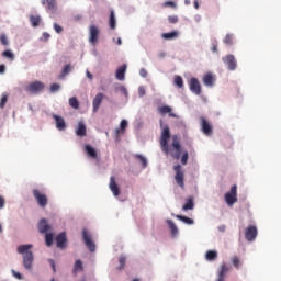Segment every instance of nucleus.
I'll return each instance as SVG.
<instances>
[{
	"label": "nucleus",
	"instance_id": "nucleus-36",
	"mask_svg": "<svg viewBox=\"0 0 281 281\" xmlns=\"http://www.w3.org/2000/svg\"><path fill=\"white\" fill-rule=\"evenodd\" d=\"M45 240H46V246L52 247V245H54V234L46 233Z\"/></svg>",
	"mask_w": 281,
	"mask_h": 281
},
{
	"label": "nucleus",
	"instance_id": "nucleus-25",
	"mask_svg": "<svg viewBox=\"0 0 281 281\" xmlns=\"http://www.w3.org/2000/svg\"><path fill=\"white\" fill-rule=\"evenodd\" d=\"M203 83L206 87H213L214 86V76H212V74H206L203 77Z\"/></svg>",
	"mask_w": 281,
	"mask_h": 281
},
{
	"label": "nucleus",
	"instance_id": "nucleus-1",
	"mask_svg": "<svg viewBox=\"0 0 281 281\" xmlns=\"http://www.w3.org/2000/svg\"><path fill=\"white\" fill-rule=\"evenodd\" d=\"M168 142H170V126L164 125L162 132L160 134V148L165 155H171L173 159H181V142L179 140V136H172V149L168 146Z\"/></svg>",
	"mask_w": 281,
	"mask_h": 281
},
{
	"label": "nucleus",
	"instance_id": "nucleus-11",
	"mask_svg": "<svg viewBox=\"0 0 281 281\" xmlns=\"http://www.w3.org/2000/svg\"><path fill=\"white\" fill-rule=\"evenodd\" d=\"M89 32H90L89 41H90L91 45H97L98 36H100V29H98V26H95V25H90Z\"/></svg>",
	"mask_w": 281,
	"mask_h": 281
},
{
	"label": "nucleus",
	"instance_id": "nucleus-10",
	"mask_svg": "<svg viewBox=\"0 0 281 281\" xmlns=\"http://www.w3.org/2000/svg\"><path fill=\"white\" fill-rule=\"evenodd\" d=\"M189 88L195 95H201V82H199V79L192 77L189 81Z\"/></svg>",
	"mask_w": 281,
	"mask_h": 281
},
{
	"label": "nucleus",
	"instance_id": "nucleus-31",
	"mask_svg": "<svg viewBox=\"0 0 281 281\" xmlns=\"http://www.w3.org/2000/svg\"><path fill=\"white\" fill-rule=\"evenodd\" d=\"M176 218H178L179 221H182V223H186L187 225H194V220L190 217L177 215Z\"/></svg>",
	"mask_w": 281,
	"mask_h": 281
},
{
	"label": "nucleus",
	"instance_id": "nucleus-49",
	"mask_svg": "<svg viewBox=\"0 0 281 281\" xmlns=\"http://www.w3.org/2000/svg\"><path fill=\"white\" fill-rule=\"evenodd\" d=\"M71 72V65H66L63 69V76H67V74Z\"/></svg>",
	"mask_w": 281,
	"mask_h": 281
},
{
	"label": "nucleus",
	"instance_id": "nucleus-20",
	"mask_svg": "<svg viewBox=\"0 0 281 281\" xmlns=\"http://www.w3.org/2000/svg\"><path fill=\"white\" fill-rule=\"evenodd\" d=\"M83 150L90 159H95L98 157V151L91 145H85Z\"/></svg>",
	"mask_w": 281,
	"mask_h": 281
},
{
	"label": "nucleus",
	"instance_id": "nucleus-26",
	"mask_svg": "<svg viewBox=\"0 0 281 281\" xmlns=\"http://www.w3.org/2000/svg\"><path fill=\"white\" fill-rule=\"evenodd\" d=\"M167 223L169 225L171 236L175 238V236H177L179 234V228H177V225L175 224V222H172V220H168Z\"/></svg>",
	"mask_w": 281,
	"mask_h": 281
},
{
	"label": "nucleus",
	"instance_id": "nucleus-32",
	"mask_svg": "<svg viewBox=\"0 0 281 281\" xmlns=\"http://www.w3.org/2000/svg\"><path fill=\"white\" fill-rule=\"evenodd\" d=\"M206 260H216V258H218V252H216L215 250H209L205 255Z\"/></svg>",
	"mask_w": 281,
	"mask_h": 281
},
{
	"label": "nucleus",
	"instance_id": "nucleus-9",
	"mask_svg": "<svg viewBox=\"0 0 281 281\" xmlns=\"http://www.w3.org/2000/svg\"><path fill=\"white\" fill-rule=\"evenodd\" d=\"M258 236V228L256 226H248L245 229V238L248 243H254Z\"/></svg>",
	"mask_w": 281,
	"mask_h": 281
},
{
	"label": "nucleus",
	"instance_id": "nucleus-4",
	"mask_svg": "<svg viewBox=\"0 0 281 281\" xmlns=\"http://www.w3.org/2000/svg\"><path fill=\"white\" fill-rule=\"evenodd\" d=\"M238 187L234 184L229 192L225 193L224 199L227 205H234L238 201Z\"/></svg>",
	"mask_w": 281,
	"mask_h": 281
},
{
	"label": "nucleus",
	"instance_id": "nucleus-47",
	"mask_svg": "<svg viewBox=\"0 0 281 281\" xmlns=\"http://www.w3.org/2000/svg\"><path fill=\"white\" fill-rule=\"evenodd\" d=\"M188 157H189L188 151H184V153L182 154V157H181V164H182V166H186V164H188Z\"/></svg>",
	"mask_w": 281,
	"mask_h": 281
},
{
	"label": "nucleus",
	"instance_id": "nucleus-37",
	"mask_svg": "<svg viewBox=\"0 0 281 281\" xmlns=\"http://www.w3.org/2000/svg\"><path fill=\"white\" fill-rule=\"evenodd\" d=\"M224 43H225V45H234V35L227 34L224 37Z\"/></svg>",
	"mask_w": 281,
	"mask_h": 281
},
{
	"label": "nucleus",
	"instance_id": "nucleus-57",
	"mask_svg": "<svg viewBox=\"0 0 281 281\" xmlns=\"http://www.w3.org/2000/svg\"><path fill=\"white\" fill-rule=\"evenodd\" d=\"M87 78H89V80H93V75L91 72H89V70H87Z\"/></svg>",
	"mask_w": 281,
	"mask_h": 281
},
{
	"label": "nucleus",
	"instance_id": "nucleus-7",
	"mask_svg": "<svg viewBox=\"0 0 281 281\" xmlns=\"http://www.w3.org/2000/svg\"><path fill=\"white\" fill-rule=\"evenodd\" d=\"M82 238L87 249L91 252L95 251V243H93V237L87 232V229L82 231Z\"/></svg>",
	"mask_w": 281,
	"mask_h": 281
},
{
	"label": "nucleus",
	"instance_id": "nucleus-51",
	"mask_svg": "<svg viewBox=\"0 0 281 281\" xmlns=\"http://www.w3.org/2000/svg\"><path fill=\"white\" fill-rule=\"evenodd\" d=\"M138 94L140 98H144V95H146V89L144 87H139Z\"/></svg>",
	"mask_w": 281,
	"mask_h": 281
},
{
	"label": "nucleus",
	"instance_id": "nucleus-6",
	"mask_svg": "<svg viewBox=\"0 0 281 281\" xmlns=\"http://www.w3.org/2000/svg\"><path fill=\"white\" fill-rule=\"evenodd\" d=\"M173 170L176 172V176H175L176 183H178V186L180 188H186V183L183 182L184 181V173H183V169L181 168V165L175 166Z\"/></svg>",
	"mask_w": 281,
	"mask_h": 281
},
{
	"label": "nucleus",
	"instance_id": "nucleus-52",
	"mask_svg": "<svg viewBox=\"0 0 281 281\" xmlns=\"http://www.w3.org/2000/svg\"><path fill=\"white\" fill-rule=\"evenodd\" d=\"M5 207V198L3 195H0V210H3Z\"/></svg>",
	"mask_w": 281,
	"mask_h": 281
},
{
	"label": "nucleus",
	"instance_id": "nucleus-60",
	"mask_svg": "<svg viewBox=\"0 0 281 281\" xmlns=\"http://www.w3.org/2000/svg\"><path fill=\"white\" fill-rule=\"evenodd\" d=\"M116 43H117V45H122V38L119 37Z\"/></svg>",
	"mask_w": 281,
	"mask_h": 281
},
{
	"label": "nucleus",
	"instance_id": "nucleus-39",
	"mask_svg": "<svg viewBox=\"0 0 281 281\" xmlns=\"http://www.w3.org/2000/svg\"><path fill=\"white\" fill-rule=\"evenodd\" d=\"M2 56L4 58H9V60H14V53L11 50H4L2 52Z\"/></svg>",
	"mask_w": 281,
	"mask_h": 281
},
{
	"label": "nucleus",
	"instance_id": "nucleus-55",
	"mask_svg": "<svg viewBox=\"0 0 281 281\" xmlns=\"http://www.w3.org/2000/svg\"><path fill=\"white\" fill-rule=\"evenodd\" d=\"M211 52H213V53L218 52V45L213 44L212 47H211Z\"/></svg>",
	"mask_w": 281,
	"mask_h": 281
},
{
	"label": "nucleus",
	"instance_id": "nucleus-56",
	"mask_svg": "<svg viewBox=\"0 0 281 281\" xmlns=\"http://www.w3.org/2000/svg\"><path fill=\"white\" fill-rule=\"evenodd\" d=\"M0 74H5V65H0Z\"/></svg>",
	"mask_w": 281,
	"mask_h": 281
},
{
	"label": "nucleus",
	"instance_id": "nucleus-29",
	"mask_svg": "<svg viewBox=\"0 0 281 281\" xmlns=\"http://www.w3.org/2000/svg\"><path fill=\"white\" fill-rule=\"evenodd\" d=\"M134 158H136L137 161H139L142 164L143 168L148 167V160L143 155L136 154V155H134Z\"/></svg>",
	"mask_w": 281,
	"mask_h": 281
},
{
	"label": "nucleus",
	"instance_id": "nucleus-63",
	"mask_svg": "<svg viewBox=\"0 0 281 281\" xmlns=\"http://www.w3.org/2000/svg\"><path fill=\"white\" fill-rule=\"evenodd\" d=\"M132 281H139V279H134V280H132Z\"/></svg>",
	"mask_w": 281,
	"mask_h": 281
},
{
	"label": "nucleus",
	"instance_id": "nucleus-42",
	"mask_svg": "<svg viewBox=\"0 0 281 281\" xmlns=\"http://www.w3.org/2000/svg\"><path fill=\"white\" fill-rule=\"evenodd\" d=\"M232 262L236 269H240V259L238 257H233Z\"/></svg>",
	"mask_w": 281,
	"mask_h": 281
},
{
	"label": "nucleus",
	"instance_id": "nucleus-54",
	"mask_svg": "<svg viewBox=\"0 0 281 281\" xmlns=\"http://www.w3.org/2000/svg\"><path fill=\"white\" fill-rule=\"evenodd\" d=\"M165 7H166V8H168V7L175 8L176 4H175V2H172V1H167V2H165Z\"/></svg>",
	"mask_w": 281,
	"mask_h": 281
},
{
	"label": "nucleus",
	"instance_id": "nucleus-23",
	"mask_svg": "<svg viewBox=\"0 0 281 281\" xmlns=\"http://www.w3.org/2000/svg\"><path fill=\"white\" fill-rule=\"evenodd\" d=\"M127 126H128V122L126 120H122L120 124V128L115 130V136L120 137V135H124Z\"/></svg>",
	"mask_w": 281,
	"mask_h": 281
},
{
	"label": "nucleus",
	"instance_id": "nucleus-44",
	"mask_svg": "<svg viewBox=\"0 0 281 281\" xmlns=\"http://www.w3.org/2000/svg\"><path fill=\"white\" fill-rule=\"evenodd\" d=\"M119 262H120V271H122V269H124V266L126 265V257H120L119 259Z\"/></svg>",
	"mask_w": 281,
	"mask_h": 281
},
{
	"label": "nucleus",
	"instance_id": "nucleus-61",
	"mask_svg": "<svg viewBox=\"0 0 281 281\" xmlns=\"http://www.w3.org/2000/svg\"><path fill=\"white\" fill-rule=\"evenodd\" d=\"M194 8L196 9V10H199V2H194Z\"/></svg>",
	"mask_w": 281,
	"mask_h": 281
},
{
	"label": "nucleus",
	"instance_id": "nucleus-22",
	"mask_svg": "<svg viewBox=\"0 0 281 281\" xmlns=\"http://www.w3.org/2000/svg\"><path fill=\"white\" fill-rule=\"evenodd\" d=\"M77 137H87V125L82 122L78 123V128L76 130Z\"/></svg>",
	"mask_w": 281,
	"mask_h": 281
},
{
	"label": "nucleus",
	"instance_id": "nucleus-17",
	"mask_svg": "<svg viewBox=\"0 0 281 281\" xmlns=\"http://www.w3.org/2000/svg\"><path fill=\"white\" fill-rule=\"evenodd\" d=\"M228 272H229V266H227V263H223L221 266V269H220L218 277H217L216 281H225V278H226Z\"/></svg>",
	"mask_w": 281,
	"mask_h": 281
},
{
	"label": "nucleus",
	"instance_id": "nucleus-27",
	"mask_svg": "<svg viewBox=\"0 0 281 281\" xmlns=\"http://www.w3.org/2000/svg\"><path fill=\"white\" fill-rule=\"evenodd\" d=\"M183 212H188V210H194V199L189 198L186 204L182 206Z\"/></svg>",
	"mask_w": 281,
	"mask_h": 281
},
{
	"label": "nucleus",
	"instance_id": "nucleus-18",
	"mask_svg": "<svg viewBox=\"0 0 281 281\" xmlns=\"http://www.w3.org/2000/svg\"><path fill=\"white\" fill-rule=\"evenodd\" d=\"M158 113H160V115L169 114V117H177V114L172 113V108H170L168 105H162V106L158 108Z\"/></svg>",
	"mask_w": 281,
	"mask_h": 281
},
{
	"label": "nucleus",
	"instance_id": "nucleus-43",
	"mask_svg": "<svg viewBox=\"0 0 281 281\" xmlns=\"http://www.w3.org/2000/svg\"><path fill=\"white\" fill-rule=\"evenodd\" d=\"M49 38H52V35L47 32H44L42 37L40 38V41H44V43H47V41H49Z\"/></svg>",
	"mask_w": 281,
	"mask_h": 281
},
{
	"label": "nucleus",
	"instance_id": "nucleus-14",
	"mask_svg": "<svg viewBox=\"0 0 281 281\" xmlns=\"http://www.w3.org/2000/svg\"><path fill=\"white\" fill-rule=\"evenodd\" d=\"M56 244L59 249H65V247H67V234L60 233L56 237Z\"/></svg>",
	"mask_w": 281,
	"mask_h": 281
},
{
	"label": "nucleus",
	"instance_id": "nucleus-41",
	"mask_svg": "<svg viewBox=\"0 0 281 281\" xmlns=\"http://www.w3.org/2000/svg\"><path fill=\"white\" fill-rule=\"evenodd\" d=\"M7 103H8V94H3L0 101V109H5Z\"/></svg>",
	"mask_w": 281,
	"mask_h": 281
},
{
	"label": "nucleus",
	"instance_id": "nucleus-64",
	"mask_svg": "<svg viewBox=\"0 0 281 281\" xmlns=\"http://www.w3.org/2000/svg\"><path fill=\"white\" fill-rule=\"evenodd\" d=\"M50 281H56V280L52 279Z\"/></svg>",
	"mask_w": 281,
	"mask_h": 281
},
{
	"label": "nucleus",
	"instance_id": "nucleus-5",
	"mask_svg": "<svg viewBox=\"0 0 281 281\" xmlns=\"http://www.w3.org/2000/svg\"><path fill=\"white\" fill-rule=\"evenodd\" d=\"M33 196L41 207H47V203H49V199L47 198V194L41 192L38 189L33 190Z\"/></svg>",
	"mask_w": 281,
	"mask_h": 281
},
{
	"label": "nucleus",
	"instance_id": "nucleus-53",
	"mask_svg": "<svg viewBox=\"0 0 281 281\" xmlns=\"http://www.w3.org/2000/svg\"><path fill=\"white\" fill-rule=\"evenodd\" d=\"M139 76H142V78H146V76H148V71H146L145 68L139 70Z\"/></svg>",
	"mask_w": 281,
	"mask_h": 281
},
{
	"label": "nucleus",
	"instance_id": "nucleus-48",
	"mask_svg": "<svg viewBox=\"0 0 281 281\" xmlns=\"http://www.w3.org/2000/svg\"><path fill=\"white\" fill-rule=\"evenodd\" d=\"M168 21H169V23H172V24L179 23V16H177V15H170V16L168 18Z\"/></svg>",
	"mask_w": 281,
	"mask_h": 281
},
{
	"label": "nucleus",
	"instance_id": "nucleus-46",
	"mask_svg": "<svg viewBox=\"0 0 281 281\" xmlns=\"http://www.w3.org/2000/svg\"><path fill=\"white\" fill-rule=\"evenodd\" d=\"M60 90V85H58V83H53L52 86H50V92L52 93H56V91H59Z\"/></svg>",
	"mask_w": 281,
	"mask_h": 281
},
{
	"label": "nucleus",
	"instance_id": "nucleus-35",
	"mask_svg": "<svg viewBox=\"0 0 281 281\" xmlns=\"http://www.w3.org/2000/svg\"><path fill=\"white\" fill-rule=\"evenodd\" d=\"M173 85L178 87V89H183V78L181 76H175Z\"/></svg>",
	"mask_w": 281,
	"mask_h": 281
},
{
	"label": "nucleus",
	"instance_id": "nucleus-21",
	"mask_svg": "<svg viewBox=\"0 0 281 281\" xmlns=\"http://www.w3.org/2000/svg\"><path fill=\"white\" fill-rule=\"evenodd\" d=\"M45 3H47V7H46L47 12H56V10L58 9V5L56 4V0H44L42 4L45 5Z\"/></svg>",
	"mask_w": 281,
	"mask_h": 281
},
{
	"label": "nucleus",
	"instance_id": "nucleus-16",
	"mask_svg": "<svg viewBox=\"0 0 281 281\" xmlns=\"http://www.w3.org/2000/svg\"><path fill=\"white\" fill-rule=\"evenodd\" d=\"M52 229V226L47 223V220L43 218L38 223L40 234H47Z\"/></svg>",
	"mask_w": 281,
	"mask_h": 281
},
{
	"label": "nucleus",
	"instance_id": "nucleus-40",
	"mask_svg": "<svg viewBox=\"0 0 281 281\" xmlns=\"http://www.w3.org/2000/svg\"><path fill=\"white\" fill-rule=\"evenodd\" d=\"M0 43L1 45H4V47H7V45H10V42L8 41V36H5V34L0 35Z\"/></svg>",
	"mask_w": 281,
	"mask_h": 281
},
{
	"label": "nucleus",
	"instance_id": "nucleus-12",
	"mask_svg": "<svg viewBox=\"0 0 281 281\" xmlns=\"http://www.w3.org/2000/svg\"><path fill=\"white\" fill-rule=\"evenodd\" d=\"M104 100V94L102 92L97 93L92 101V111L93 113H98V110L100 109V104H102V101Z\"/></svg>",
	"mask_w": 281,
	"mask_h": 281
},
{
	"label": "nucleus",
	"instance_id": "nucleus-24",
	"mask_svg": "<svg viewBox=\"0 0 281 281\" xmlns=\"http://www.w3.org/2000/svg\"><path fill=\"white\" fill-rule=\"evenodd\" d=\"M126 76V65L120 66L116 70V80H124Z\"/></svg>",
	"mask_w": 281,
	"mask_h": 281
},
{
	"label": "nucleus",
	"instance_id": "nucleus-3",
	"mask_svg": "<svg viewBox=\"0 0 281 281\" xmlns=\"http://www.w3.org/2000/svg\"><path fill=\"white\" fill-rule=\"evenodd\" d=\"M24 89L31 95H38V93L45 91V83L43 81H32Z\"/></svg>",
	"mask_w": 281,
	"mask_h": 281
},
{
	"label": "nucleus",
	"instance_id": "nucleus-30",
	"mask_svg": "<svg viewBox=\"0 0 281 281\" xmlns=\"http://www.w3.org/2000/svg\"><path fill=\"white\" fill-rule=\"evenodd\" d=\"M69 106H71L72 109H80V101H78V98L71 97L69 99Z\"/></svg>",
	"mask_w": 281,
	"mask_h": 281
},
{
	"label": "nucleus",
	"instance_id": "nucleus-28",
	"mask_svg": "<svg viewBox=\"0 0 281 281\" xmlns=\"http://www.w3.org/2000/svg\"><path fill=\"white\" fill-rule=\"evenodd\" d=\"M117 23L115 21V12L114 11H111L110 12V21H109V26L111 30H115Z\"/></svg>",
	"mask_w": 281,
	"mask_h": 281
},
{
	"label": "nucleus",
	"instance_id": "nucleus-33",
	"mask_svg": "<svg viewBox=\"0 0 281 281\" xmlns=\"http://www.w3.org/2000/svg\"><path fill=\"white\" fill-rule=\"evenodd\" d=\"M30 21H31V24H32L33 27H38V25H41V18H40V15H36V16L31 15L30 16Z\"/></svg>",
	"mask_w": 281,
	"mask_h": 281
},
{
	"label": "nucleus",
	"instance_id": "nucleus-2",
	"mask_svg": "<svg viewBox=\"0 0 281 281\" xmlns=\"http://www.w3.org/2000/svg\"><path fill=\"white\" fill-rule=\"evenodd\" d=\"M32 245H20L16 249L18 254L22 255L23 258V267L26 269V271H32V265H34V252H32L30 249H32Z\"/></svg>",
	"mask_w": 281,
	"mask_h": 281
},
{
	"label": "nucleus",
	"instance_id": "nucleus-58",
	"mask_svg": "<svg viewBox=\"0 0 281 281\" xmlns=\"http://www.w3.org/2000/svg\"><path fill=\"white\" fill-rule=\"evenodd\" d=\"M49 262L52 265L53 271H56V263L54 262V260H49Z\"/></svg>",
	"mask_w": 281,
	"mask_h": 281
},
{
	"label": "nucleus",
	"instance_id": "nucleus-38",
	"mask_svg": "<svg viewBox=\"0 0 281 281\" xmlns=\"http://www.w3.org/2000/svg\"><path fill=\"white\" fill-rule=\"evenodd\" d=\"M82 261L81 260H77L75 262V267H74V273H78V271H82Z\"/></svg>",
	"mask_w": 281,
	"mask_h": 281
},
{
	"label": "nucleus",
	"instance_id": "nucleus-45",
	"mask_svg": "<svg viewBox=\"0 0 281 281\" xmlns=\"http://www.w3.org/2000/svg\"><path fill=\"white\" fill-rule=\"evenodd\" d=\"M53 27L57 34H63V26H60L58 23H54Z\"/></svg>",
	"mask_w": 281,
	"mask_h": 281
},
{
	"label": "nucleus",
	"instance_id": "nucleus-50",
	"mask_svg": "<svg viewBox=\"0 0 281 281\" xmlns=\"http://www.w3.org/2000/svg\"><path fill=\"white\" fill-rule=\"evenodd\" d=\"M12 273H13L14 278H16V280H23V274H21V272H16V271L12 270Z\"/></svg>",
	"mask_w": 281,
	"mask_h": 281
},
{
	"label": "nucleus",
	"instance_id": "nucleus-13",
	"mask_svg": "<svg viewBox=\"0 0 281 281\" xmlns=\"http://www.w3.org/2000/svg\"><path fill=\"white\" fill-rule=\"evenodd\" d=\"M53 119L58 131H65V128H67V123L65 122V119L63 116L54 114Z\"/></svg>",
	"mask_w": 281,
	"mask_h": 281
},
{
	"label": "nucleus",
	"instance_id": "nucleus-62",
	"mask_svg": "<svg viewBox=\"0 0 281 281\" xmlns=\"http://www.w3.org/2000/svg\"><path fill=\"white\" fill-rule=\"evenodd\" d=\"M1 232H3V227H2L1 224H0V234H1Z\"/></svg>",
	"mask_w": 281,
	"mask_h": 281
},
{
	"label": "nucleus",
	"instance_id": "nucleus-19",
	"mask_svg": "<svg viewBox=\"0 0 281 281\" xmlns=\"http://www.w3.org/2000/svg\"><path fill=\"white\" fill-rule=\"evenodd\" d=\"M201 126L204 135H210L212 133V125L210 122H207V120H205V117H201Z\"/></svg>",
	"mask_w": 281,
	"mask_h": 281
},
{
	"label": "nucleus",
	"instance_id": "nucleus-34",
	"mask_svg": "<svg viewBox=\"0 0 281 281\" xmlns=\"http://www.w3.org/2000/svg\"><path fill=\"white\" fill-rule=\"evenodd\" d=\"M177 36H179V33L177 31L162 34V38H165L166 41H171V38H177Z\"/></svg>",
	"mask_w": 281,
	"mask_h": 281
},
{
	"label": "nucleus",
	"instance_id": "nucleus-15",
	"mask_svg": "<svg viewBox=\"0 0 281 281\" xmlns=\"http://www.w3.org/2000/svg\"><path fill=\"white\" fill-rule=\"evenodd\" d=\"M109 188L115 196H120V187L117 186V182L115 181V177L111 176L110 178V184Z\"/></svg>",
	"mask_w": 281,
	"mask_h": 281
},
{
	"label": "nucleus",
	"instance_id": "nucleus-8",
	"mask_svg": "<svg viewBox=\"0 0 281 281\" xmlns=\"http://www.w3.org/2000/svg\"><path fill=\"white\" fill-rule=\"evenodd\" d=\"M224 65H227L229 71H236V67H238V61H236V57L234 55H226L222 58Z\"/></svg>",
	"mask_w": 281,
	"mask_h": 281
},
{
	"label": "nucleus",
	"instance_id": "nucleus-59",
	"mask_svg": "<svg viewBox=\"0 0 281 281\" xmlns=\"http://www.w3.org/2000/svg\"><path fill=\"white\" fill-rule=\"evenodd\" d=\"M225 229H226L225 225H222V226L218 227V232H225Z\"/></svg>",
	"mask_w": 281,
	"mask_h": 281
}]
</instances>
